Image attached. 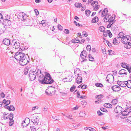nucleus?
Returning <instances> with one entry per match:
<instances>
[{"label": "nucleus", "mask_w": 131, "mask_h": 131, "mask_svg": "<svg viewBox=\"0 0 131 131\" xmlns=\"http://www.w3.org/2000/svg\"><path fill=\"white\" fill-rule=\"evenodd\" d=\"M14 57L22 66L26 65L30 60L29 56L28 57V58H27L24 53L19 51L16 52Z\"/></svg>", "instance_id": "f257e3e1"}, {"label": "nucleus", "mask_w": 131, "mask_h": 131, "mask_svg": "<svg viewBox=\"0 0 131 131\" xmlns=\"http://www.w3.org/2000/svg\"><path fill=\"white\" fill-rule=\"evenodd\" d=\"M37 75V72L34 70H31L29 72V76L30 80L32 81L36 78Z\"/></svg>", "instance_id": "f03ea898"}, {"label": "nucleus", "mask_w": 131, "mask_h": 131, "mask_svg": "<svg viewBox=\"0 0 131 131\" xmlns=\"http://www.w3.org/2000/svg\"><path fill=\"white\" fill-rule=\"evenodd\" d=\"M46 81L48 83V84H50L52 83L54 81L51 77L49 73L46 74L45 76Z\"/></svg>", "instance_id": "7ed1b4c3"}, {"label": "nucleus", "mask_w": 131, "mask_h": 131, "mask_svg": "<svg viewBox=\"0 0 131 131\" xmlns=\"http://www.w3.org/2000/svg\"><path fill=\"white\" fill-rule=\"evenodd\" d=\"M39 76L38 80L41 83L44 84H48V83L46 81L45 77L43 74Z\"/></svg>", "instance_id": "20e7f679"}, {"label": "nucleus", "mask_w": 131, "mask_h": 131, "mask_svg": "<svg viewBox=\"0 0 131 131\" xmlns=\"http://www.w3.org/2000/svg\"><path fill=\"white\" fill-rule=\"evenodd\" d=\"M31 124L36 125H38L39 122V119L36 116L34 117L32 119H31Z\"/></svg>", "instance_id": "39448f33"}, {"label": "nucleus", "mask_w": 131, "mask_h": 131, "mask_svg": "<svg viewBox=\"0 0 131 131\" xmlns=\"http://www.w3.org/2000/svg\"><path fill=\"white\" fill-rule=\"evenodd\" d=\"M11 44L12 46H13V48L16 49L19 48L20 46V44L18 42H15L14 40L12 41Z\"/></svg>", "instance_id": "423d86ee"}, {"label": "nucleus", "mask_w": 131, "mask_h": 131, "mask_svg": "<svg viewBox=\"0 0 131 131\" xmlns=\"http://www.w3.org/2000/svg\"><path fill=\"white\" fill-rule=\"evenodd\" d=\"M26 14L23 12L20 13L17 17L18 19H20L22 21H24L25 20L26 17H25Z\"/></svg>", "instance_id": "0eeeda50"}, {"label": "nucleus", "mask_w": 131, "mask_h": 131, "mask_svg": "<svg viewBox=\"0 0 131 131\" xmlns=\"http://www.w3.org/2000/svg\"><path fill=\"white\" fill-rule=\"evenodd\" d=\"M77 75L78 76L77 78L76 83L78 84L81 83L82 82V79L81 76L82 75V74L78 73Z\"/></svg>", "instance_id": "6e6552de"}, {"label": "nucleus", "mask_w": 131, "mask_h": 131, "mask_svg": "<svg viewBox=\"0 0 131 131\" xmlns=\"http://www.w3.org/2000/svg\"><path fill=\"white\" fill-rule=\"evenodd\" d=\"M122 108L119 106H117L114 108V111L116 113H120L122 111Z\"/></svg>", "instance_id": "1a4fd4ad"}, {"label": "nucleus", "mask_w": 131, "mask_h": 131, "mask_svg": "<svg viewBox=\"0 0 131 131\" xmlns=\"http://www.w3.org/2000/svg\"><path fill=\"white\" fill-rule=\"evenodd\" d=\"M112 89L114 91H118L121 89L120 87L117 85H114L112 86Z\"/></svg>", "instance_id": "9d476101"}, {"label": "nucleus", "mask_w": 131, "mask_h": 131, "mask_svg": "<svg viewBox=\"0 0 131 131\" xmlns=\"http://www.w3.org/2000/svg\"><path fill=\"white\" fill-rule=\"evenodd\" d=\"M3 43L6 46H9L10 44V42L9 39H4L3 41Z\"/></svg>", "instance_id": "9b49d317"}, {"label": "nucleus", "mask_w": 131, "mask_h": 131, "mask_svg": "<svg viewBox=\"0 0 131 131\" xmlns=\"http://www.w3.org/2000/svg\"><path fill=\"white\" fill-rule=\"evenodd\" d=\"M111 28L112 30L113 31L114 33H116V32L118 30L117 26L115 25H113L111 27Z\"/></svg>", "instance_id": "f8f14e48"}, {"label": "nucleus", "mask_w": 131, "mask_h": 131, "mask_svg": "<svg viewBox=\"0 0 131 131\" xmlns=\"http://www.w3.org/2000/svg\"><path fill=\"white\" fill-rule=\"evenodd\" d=\"M121 65L123 67L126 69L128 71L130 74L131 73V67H129V66H127V65H126V66H124V63L123 62L121 63Z\"/></svg>", "instance_id": "ddd939ff"}, {"label": "nucleus", "mask_w": 131, "mask_h": 131, "mask_svg": "<svg viewBox=\"0 0 131 131\" xmlns=\"http://www.w3.org/2000/svg\"><path fill=\"white\" fill-rule=\"evenodd\" d=\"M24 21L26 23V25L28 26H31L32 24L31 20L28 18H26Z\"/></svg>", "instance_id": "4468645a"}, {"label": "nucleus", "mask_w": 131, "mask_h": 131, "mask_svg": "<svg viewBox=\"0 0 131 131\" xmlns=\"http://www.w3.org/2000/svg\"><path fill=\"white\" fill-rule=\"evenodd\" d=\"M118 73L120 75L125 74L126 75L127 74V71L126 70L122 69L119 71Z\"/></svg>", "instance_id": "2eb2a0df"}, {"label": "nucleus", "mask_w": 131, "mask_h": 131, "mask_svg": "<svg viewBox=\"0 0 131 131\" xmlns=\"http://www.w3.org/2000/svg\"><path fill=\"white\" fill-rule=\"evenodd\" d=\"M111 15L108 14H106L104 18L103 19V21L104 22H105V21H107L109 18H111Z\"/></svg>", "instance_id": "dca6fc26"}, {"label": "nucleus", "mask_w": 131, "mask_h": 131, "mask_svg": "<svg viewBox=\"0 0 131 131\" xmlns=\"http://www.w3.org/2000/svg\"><path fill=\"white\" fill-rule=\"evenodd\" d=\"M120 40H121V42L125 44H127L128 39H127L125 36L123 38L121 39Z\"/></svg>", "instance_id": "f3484780"}, {"label": "nucleus", "mask_w": 131, "mask_h": 131, "mask_svg": "<svg viewBox=\"0 0 131 131\" xmlns=\"http://www.w3.org/2000/svg\"><path fill=\"white\" fill-rule=\"evenodd\" d=\"M124 34L123 33V32H119L118 36L117 37V39H119V38H123L125 36H124Z\"/></svg>", "instance_id": "a211bd4d"}, {"label": "nucleus", "mask_w": 131, "mask_h": 131, "mask_svg": "<svg viewBox=\"0 0 131 131\" xmlns=\"http://www.w3.org/2000/svg\"><path fill=\"white\" fill-rule=\"evenodd\" d=\"M125 110V114L124 116H127L128 114L131 112V108L130 106L127 107Z\"/></svg>", "instance_id": "6ab92c4d"}, {"label": "nucleus", "mask_w": 131, "mask_h": 131, "mask_svg": "<svg viewBox=\"0 0 131 131\" xmlns=\"http://www.w3.org/2000/svg\"><path fill=\"white\" fill-rule=\"evenodd\" d=\"M120 40H118L116 38H114L113 40V43L114 44H118L120 42Z\"/></svg>", "instance_id": "aec40b11"}, {"label": "nucleus", "mask_w": 131, "mask_h": 131, "mask_svg": "<svg viewBox=\"0 0 131 131\" xmlns=\"http://www.w3.org/2000/svg\"><path fill=\"white\" fill-rule=\"evenodd\" d=\"M87 53L86 51L85 50H83L81 52L80 56L82 59H84L83 57V54H84L85 56H87Z\"/></svg>", "instance_id": "412c9836"}, {"label": "nucleus", "mask_w": 131, "mask_h": 131, "mask_svg": "<svg viewBox=\"0 0 131 131\" xmlns=\"http://www.w3.org/2000/svg\"><path fill=\"white\" fill-rule=\"evenodd\" d=\"M99 20V18L95 16L92 19L91 22L92 23H96Z\"/></svg>", "instance_id": "4be33fe9"}, {"label": "nucleus", "mask_w": 131, "mask_h": 131, "mask_svg": "<svg viewBox=\"0 0 131 131\" xmlns=\"http://www.w3.org/2000/svg\"><path fill=\"white\" fill-rule=\"evenodd\" d=\"M3 21H4L5 22V24H6V25H10L11 24V21L10 20L8 19H6L4 20Z\"/></svg>", "instance_id": "5701e85b"}, {"label": "nucleus", "mask_w": 131, "mask_h": 131, "mask_svg": "<svg viewBox=\"0 0 131 131\" xmlns=\"http://www.w3.org/2000/svg\"><path fill=\"white\" fill-rule=\"evenodd\" d=\"M36 125L34 126H30V127L31 131H36L39 129L38 128H37L36 127Z\"/></svg>", "instance_id": "b1692460"}, {"label": "nucleus", "mask_w": 131, "mask_h": 131, "mask_svg": "<svg viewBox=\"0 0 131 131\" xmlns=\"http://www.w3.org/2000/svg\"><path fill=\"white\" fill-rule=\"evenodd\" d=\"M88 58H89V60L90 61H94V58L92 57L91 54H89Z\"/></svg>", "instance_id": "393cba45"}, {"label": "nucleus", "mask_w": 131, "mask_h": 131, "mask_svg": "<svg viewBox=\"0 0 131 131\" xmlns=\"http://www.w3.org/2000/svg\"><path fill=\"white\" fill-rule=\"evenodd\" d=\"M104 106L105 107H106L107 108H111L112 107V106L111 104L110 103H105L104 105Z\"/></svg>", "instance_id": "a878e982"}, {"label": "nucleus", "mask_w": 131, "mask_h": 131, "mask_svg": "<svg viewBox=\"0 0 131 131\" xmlns=\"http://www.w3.org/2000/svg\"><path fill=\"white\" fill-rule=\"evenodd\" d=\"M128 81H123L122 84H121V87H125L126 86H127V85L128 84Z\"/></svg>", "instance_id": "bb28decb"}, {"label": "nucleus", "mask_w": 131, "mask_h": 131, "mask_svg": "<svg viewBox=\"0 0 131 131\" xmlns=\"http://www.w3.org/2000/svg\"><path fill=\"white\" fill-rule=\"evenodd\" d=\"M68 77L69 78V80H68L64 81V82H71L74 78V77L72 75H70Z\"/></svg>", "instance_id": "cd10ccee"}, {"label": "nucleus", "mask_w": 131, "mask_h": 131, "mask_svg": "<svg viewBox=\"0 0 131 131\" xmlns=\"http://www.w3.org/2000/svg\"><path fill=\"white\" fill-rule=\"evenodd\" d=\"M66 116L67 117V118L70 119H71L72 121H73V119L72 118H71V117L72 116V115L70 113H68L66 114Z\"/></svg>", "instance_id": "c85d7f7f"}, {"label": "nucleus", "mask_w": 131, "mask_h": 131, "mask_svg": "<svg viewBox=\"0 0 131 131\" xmlns=\"http://www.w3.org/2000/svg\"><path fill=\"white\" fill-rule=\"evenodd\" d=\"M128 84L127 87L131 89V80L128 81Z\"/></svg>", "instance_id": "c756f323"}, {"label": "nucleus", "mask_w": 131, "mask_h": 131, "mask_svg": "<svg viewBox=\"0 0 131 131\" xmlns=\"http://www.w3.org/2000/svg\"><path fill=\"white\" fill-rule=\"evenodd\" d=\"M72 42L73 43H78L79 42V40L78 39H72Z\"/></svg>", "instance_id": "7c9ffc66"}, {"label": "nucleus", "mask_w": 131, "mask_h": 131, "mask_svg": "<svg viewBox=\"0 0 131 131\" xmlns=\"http://www.w3.org/2000/svg\"><path fill=\"white\" fill-rule=\"evenodd\" d=\"M95 85L97 87H102L103 86V84L100 83H96L95 84Z\"/></svg>", "instance_id": "2f4dec72"}, {"label": "nucleus", "mask_w": 131, "mask_h": 131, "mask_svg": "<svg viewBox=\"0 0 131 131\" xmlns=\"http://www.w3.org/2000/svg\"><path fill=\"white\" fill-rule=\"evenodd\" d=\"M75 7L79 8H80V7H82V4L81 3H76L75 4Z\"/></svg>", "instance_id": "473e14b6"}, {"label": "nucleus", "mask_w": 131, "mask_h": 131, "mask_svg": "<svg viewBox=\"0 0 131 131\" xmlns=\"http://www.w3.org/2000/svg\"><path fill=\"white\" fill-rule=\"evenodd\" d=\"M9 116L10 117L9 118L10 121L13 120L14 116V114L13 113H10Z\"/></svg>", "instance_id": "72a5a7b5"}, {"label": "nucleus", "mask_w": 131, "mask_h": 131, "mask_svg": "<svg viewBox=\"0 0 131 131\" xmlns=\"http://www.w3.org/2000/svg\"><path fill=\"white\" fill-rule=\"evenodd\" d=\"M91 12V11L89 10H86L85 11V13L86 15L88 16H89Z\"/></svg>", "instance_id": "f704fd0d"}, {"label": "nucleus", "mask_w": 131, "mask_h": 131, "mask_svg": "<svg viewBox=\"0 0 131 131\" xmlns=\"http://www.w3.org/2000/svg\"><path fill=\"white\" fill-rule=\"evenodd\" d=\"M99 28L100 29L99 30H100L101 32H104V31L105 30V28L103 26H101Z\"/></svg>", "instance_id": "c9c22d12"}, {"label": "nucleus", "mask_w": 131, "mask_h": 131, "mask_svg": "<svg viewBox=\"0 0 131 131\" xmlns=\"http://www.w3.org/2000/svg\"><path fill=\"white\" fill-rule=\"evenodd\" d=\"M109 22V25H111V26H112L113 25V24H114V23H113L112 21L111 20V18H109V19H108V20H107V21H106V22Z\"/></svg>", "instance_id": "e433bc0d"}, {"label": "nucleus", "mask_w": 131, "mask_h": 131, "mask_svg": "<svg viewBox=\"0 0 131 131\" xmlns=\"http://www.w3.org/2000/svg\"><path fill=\"white\" fill-rule=\"evenodd\" d=\"M108 34V36L110 38H111L112 36V35L111 33L110 30H108L107 31V32Z\"/></svg>", "instance_id": "4c0bfd02"}, {"label": "nucleus", "mask_w": 131, "mask_h": 131, "mask_svg": "<svg viewBox=\"0 0 131 131\" xmlns=\"http://www.w3.org/2000/svg\"><path fill=\"white\" fill-rule=\"evenodd\" d=\"M112 103L114 104H116L117 103V100L116 99H115L113 100H112Z\"/></svg>", "instance_id": "58836bf2"}, {"label": "nucleus", "mask_w": 131, "mask_h": 131, "mask_svg": "<svg viewBox=\"0 0 131 131\" xmlns=\"http://www.w3.org/2000/svg\"><path fill=\"white\" fill-rule=\"evenodd\" d=\"M109 54L110 55H112L114 54L115 52L112 50H110L108 51Z\"/></svg>", "instance_id": "ea45409f"}, {"label": "nucleus", "mask_w": 131, "mask_h": 131, "mask_svg": "<svg viewBox=\"0 0 131 131\" xmlns=\"http://www.w3.org/2000/svg\"><path fill=\"white\" fill-rule=\"evenodd\" d=\"M76 87L75 85L72 86L70 89V91L71 92H73L74 90L75 89Z\"/></svg>", "instance_id": "a19ab883"}, {"label": "nucleus", "mask_w": 131, "mask_h": 131, "mask_svg": "<svg viewBox=\"0 0 131 131\" xmlns=\"http://www.w3.org/2000/svg\"><path fill=\"white\" fill-rule=\"evenodd\" d=\"M58 28L59 30L60 31H62L63 30V27L60 25L58 24Z\"/></svg>", "instance_id": "79ce46f5"}, {"label": "nucleus", "mask_w": 131, "mask_h": 131, "mask_svg": "<svg viewBox=\"0 0 131 131\" xmlns=\"http://www.w3.org/2000/svg\"><path fill=\"white\" fill-rule=\"evenodd\" d=\"M86 49L88 51H90L91 49V46L89 45H88L87 47H86Z\"/></svg>", "instance_id": "37998d69"}, {"label": "nucleus", "mask_w": 131, "mask_h": 131, "mask_svg": "<svg viewBox=\"0 0 131 131\" xmlns=\"http://www.w3.org/2000/svg\"><path fill=\"white\" fill-rule=\"evenodd\" d=\"M29 70L28 68L25 69L24 71V74L25 75L27 74Z\"/></svg>", "instance_id": "c03bdc74"}, {"label": "nucleus", "mask_w": 131, "mask_h": 131, "mask_svg": "<svg viewBox=\"0 0 131 131\" xmlns=\"http://www.w3.org/2000/svg\"><path fill=\"white\" fill-rule=\"evenodd\" d=\"M103 97V95L102 94L97 95L96 96V98L98 99L102 98Z\"/></svg>", "instance_id": "a18cd8bd"}, {"label": "nucleus", "mask_w": 131, "mask_h": 131, "mask_svg": "<svg viewBox=\"0 0 131 131\" xmlns=\"http://www.w3.org/2000/svg\"><path fill=\"white\" fill-rule=\"evenodd\" d=\"M79 114L80 116V117H83L85 115V113L84 112L83 113V112L82 111L80 112L79 113Z\"/></svg>", "instance_id": "49530a36"}, {"label": "nucleus", "mask_w": 131, "mask_h": 131, "mask_svg": "<svg viewBox=\"0 0 131 131\" xmlns=\"http://www.w3.org/2000/svg\"><path fill=\"white\" fill-rule=\"evenodd\" d=\"M14 122V121L13 120L11 121H10L9 123V125L10 126H12L13 125Z\"/></svg>", "instance_id": "de8ad7c7"}, {"label": "nucleus", "mask_w": 131, "mask_h": 131, "mask_svg": "<svg viewBox=\"0 0 131 131\" xmlns=\"http://www.w3.org/2000/svg\"><path fill=\"white\" fill-rule=\"evenodd\" d=\"M106 41L109 47H112V45L111 43H110L107 40H106Z\"/></svg>", "instance_id": "09e8293b"}, {"label": "nucleus", "mask_w": 131, "mask_h": 131, "mask_svg": "<svg viewBox=\"0 0 131 131\" xmlns=\"http://www.w3.org/2000/svg\"><path fill=\"white\" fill-rule=\"evenodd\" d=\"M25 123H25V121L24 120L23 122L21 124L22 126L23 127H25L28 125V124H26V125H23V124H25Z\"/></svg>", "instance_id": "8fccbe9b"}, {"label": "nucleus", "mask_w": 131, "mask_h": 131, "mask_svg": "<svg viewBox=\"0 0 131 131\" xmlns=\"http://www.w3.org/2000/svg\"><path fill=\"white\" fill-rule=\"evenodd\" d=\"M9 107L10 108L11 111H14L15 110L14 107L12 105H11Z\"/></svg>", "instance_id": "3c124183"}, {"label": "nucleus", "mask_w": 131, "mask_h": 131, "mask_svg": "<svg viewBox=\"0 0 131 131\" xmlns=\"http://www.w3.org/2000/svg\"><path fill=\"white\" fill-rule=\"evenodd\" d=\"M4 107L5 108H6L8 109V110L9 111H11V110L10 109V108L7 105H6L4 106Z\"/></svg>", "instance_id": "603ef678"}, {"label": "nucleus", "mask_w": 131, "mask_h": 131, "mask_svg": "<svg viewBox=\"0 0 131 131\" xmlns=\"http://www.w3.org/2000/svg\"><path fill=\"white\" fill-rule=\"evenodd\" d=\"M100 110L102 111L106 112V111L107 112V111L106 110V109L105 108H103V107H101L100 108Z\"/></svg>", "instance_id": "864d4df0"}, {"label": "nucleus", "mask_w": 131, "mask_h": 131, "mask_svg": "<svg viewBox=\"0 0 131 131\" xmlns=\"http://www.w3.org/2000/svg\"><path fill=\"white\" fill-rule=\"evenodd\" d=\"M64 33H66V34H68L69 33V30L67 29H65L64 30Z\"/></svg>", "instance_id": "5fc2aeb1"}, {"label": "nucleus", "mask_w": 131, "mask_h": 131, "mask_svg": "<svg viewBox=\"0 0 131 131\" xmlns=\"http://www.w3.org/2000/svg\"><path fill=\"white\" fill-rule=\"evenodd\" d=\"M3 18V17L2 14L0 13V22H2Z\"/></svg>", "instance_id": "6e6d98bb"}, {"label": "nucleus", "mask_w": 131, "mask_h": 131, "mask_svg": "<svg viewBox=\"0 0 131 131\" xmlns=\"http://www.w3.org/2000/svg\"><path fill=\"white\" fill-rule=\"evenodd\" d=\"M122 82L123 81H119V80H118L117 81V84L118 85H119L120 86H121V84H122Z\"/></svg>", "instance_id": "4d7b16f0"}, {"label": "nucleus", "mask_w": 131, "mask_h": 131, "mask_svg": "<svg viewBox=\"0 0 131 131\" xmlns=\"http://www.w3.org/2000/svg\"><path fill=\"white\" fill-rule=\"evenodd\" d=\"M130 118L129 117V116L127 118V119L126 120L127 122L128 123L131 124V121L130 120Z\"/></svg>", "instance_id": "13d9d810"}, {"label": "nucleus", "mask_w": 131, "mask_h": 131, "mask_svg": "<svg viewBox=\"0 0 131 131\" xmlns=\"http://www.w3.org/2000/svg\"><path fill=\"white\" fill-rule=\"evenodd\" d=\"M97 113L98 115L99 116H101L103 114L99 110L97 111Z\"/></svg>", "instance_id": "bf43d9fd"}, {"label": "nucleus", "mask_w": 131, "mask_h": 131, "mask_svg": "<svg viewBox=\"0 0 131 131\" xmlns=\"http://www.w3.org/2000/svg\"><path fill=\"white\" fill-rule=\"evenodd\" d=\"M87 88V85L85 84H84L81 86V88L82 89H85Z\"/></svg>", "instance_id": "052dcab7"}, {"label": "nucleus", "mask_w": 131, "mask_h": 131, "mask_svg": "<svg viewBox=\"0 0 131 131\" xmlns=\"http://www.w3.org/2000/svg\"><path fill=\"white\" fill-rule=\"evenodd\" d=\"M41 74V72L40 70L38 69L37 70V76L38 77L39 76V74Z\"/></svg>", "instance_id": "680f3d73"}, {"label": "nucleus", "mask_w": 131, "mask_h": 131, "mask_svg": "<svg viewBox=\"0 0 131 131\" xmlns=\"http://www.w3.org/2000/svg\"><path fill=\"white\" fill-rule=\"evenodd\" d=\"M82 34L83 36H85V37L87 36L88 34H86L85 31H83L82 32Z\"/></svg>", "instance_id": "e2e57ef3"}, {"label": "nucleus", "mask_w": 131, "mask_h": 131, "mask_svg": "<svg viewBox=\"0 0 131 131\" xmlns=\"http://www.w3.org/2000/svg\"><path fill=\"white\" fill-rule=\"evenodd\" d=\"M34 11L36 13V15H38L39 14V12L38 10L37 9H35L34 10Z\"/></svg>", "instance_id": "0e129e2a"}, {"label": "nucleus", "mask_w": 131, "mask_h": 131, "mask_svg": "<svg viewBox=\"0 0 131 131\" xmlns=\"http://www.w3.org/2000/svg\"><path fill=\"white\" fill-rule=\"evenodd\" d=\"M108 11V9L107 8H105L103 11V12L105 13L107 12Z\"/></svg>", "instance_id": "69168bd1"}, {"label": "nucleus", "mask_w": 131, "mask_h": 131, "mask_svg": "<svg viewBox=\"0 0 131 131\" xmlns=\"http://www.w3.org/2000/svg\"><path fill=\"white\" fill-rule=\"evenodd\" d=\"M127 39L128 41L129 39L131 40V37L129 36H125Z\"/></svg>", "instance_id": "338daca9"}, {"label": "nucleus", "mask_w": 131, "mask_h": 131, "mask_svg": "<svg viewBox=\"0 0 131 131\" xmlns=\"http://www.w3.org/2000/svg\"><path fill=\"white\" fill-rule=\"evenodd\" d=\"M1 97L2 98H4L5 97V95L3 92H2L1 94Z\"/></svg>", "instance_id": "774afa93"}]
</instances>
